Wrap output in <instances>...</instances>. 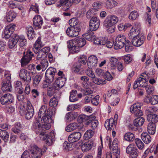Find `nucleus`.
Wrapping results in <instances>:
<instances>
[{
  "instance_id": "f257e3e1",
  "label": "nucleus",
  "mask_w": 158,
  "mask_h": 158,
  "mask_svg": "<svg viewBox=\"0 0 158 158\" xmlns=\"http://www.w3.org/2000/svg\"><path fill=\"white\" fill-rule=\"evenodd\" d=\"M30 153L27 151H25L22 154L21 158H31L30 153L32 158H40L42 153L41 149L36 145H33L29 148Z\"/></svg>"
},
{
  "instance_id": "f03ea898",
  "label": "nucleus",
  "mask_w": 158,
  "mask_h": 158,
  "mask_svg": "<svg viewBox=\"0 0 158 158\" xmlns=\"http://www.w3.org/2000/svg\"><path fill=\"white\" fill-rule=\"evenodd\" d=\"M47 106L45 105L42 106L38 113V118L40 122L43 121L44 122L49 123L52 122V119L50 115L49 114L47 110Z\"/></svg>"
},
{
  "instance_id": "7ed1b4c3",
  "label": "nucleus",
  "mask_w": 158,
  "mask_h": 158,
  "mask_svg": "<svg viewBox=\"0 0 158 158\" xmlns=\"http://www.w3.org/2000/svg\"><path fill=\"white\" fill-rule=\"evenodd\" d=\"M126 37L123 34L118 35L114 42V48L118 50L122 48L126 43Z\"/></svg>"
},
{
  "instance_id": "20e7f679",
  "label": "nucleus",
  "mask_w": 158,
  "mask_h": 158,
  "mask_svg": "<svg viewBox=\"0 0 158 158\" xmlns=\"http://www.w3.org/2000/svg\"><path fill=\"white\" fill-rule=\"evenodd\" d=\"M24 56L21 60V66L25 67L31 60L32 57H34V54L30 50H28L26 52L23 53Z\"/></svg>"
},
{
  "instance_id": "39448f33",
  "label": "nucleus",
  "mask_w": 158,
  "mask_h": 158,
  "mask_svg": "<svg viewBox=\"0 0 158 158\" xmlns=\"http://www.w3.org/2000/svg\"><path fill=\"white\" fill-rule=\"evenodd\" d=\"M40 137L42 140L45 141V144L47 146L50 145L54 141L55 136L54 133H51L50 135H46L44 132L40 133Z\"/></svg>"
},
{
  "instance_id": "423d86ee",
  "label": "nucleus",
  "mask_w": 158,
  "mask_h": 158,
  "mask_svg": "<svg viewBox=\"0 0 158 158\" xmlns=\"http://www.w3.org/2000/svg\"><path fill=\"white\" fill-rule=\"evenodd\" d=\"M141 104L139 103H135L131 106L130 110L132 113H134L135 115L140 117L143 114L142 110H141Z\"/></svg>"
},
{
  "instance_id": "0eeeda50",
  "label": "nucleus",
  "mask_w": 158,
  "mask_h": 158,
  "mask_svg": "<svg viewBox=\"0 0 158 158\" xmlns=\"http://www.w3.org/2000/svg\"><path fill=\"white\" fill-rule=\"evenodd\" d=\"M13 100V96L10 93H7L2 96L0 98V102L2 105L8 106L12 103Z\"/></svg>"
},
{
  "instance_id": "6e6552de",
  "label": "nucleus",
  "mask_w": 158,
  "mask_h": 158,
  "mask_svg": "<svg viewBox=\"0 0 158 158\" xmlns=\"http://www.w3.org/2000/svg\"><path fill=\"white\" fill-rule=\"evenodd\" d=\"M81 31L80 27H69L66 30L67 35L69 37H73L79 35V32Z\"/></svg>"
},
{
  "instance_id": "1a4fd4ad",
  "label": "nucleus",
  "mask_w": 158,
  "mask_h": 158,
  "mask_svg": "<svg viewBox=\"0 0 158 158\" xmlns=\"http://www.w3.org/2000/svg\"><path fill=\"white\" fill-rule=\"evenodd\" d=\"M100 22V20L97 17L90 19L89 22L90 29L93 31L97 30L99 27Z\"/></svg>"
},
{
  "instance_id": "9d476101",
  "label": "nucleus",
  "mask_w": 158,
  "mask_h": 158,
  "mask_svg": "<svg viewBox=\"0 0 158 158\" xmlns=\"http://www.w3.org/2000/svg\"><path fill=\"white\" fill-rule=\"evenodd\" d=\"M19 77L24 81L29 82L31 81V78L30 73L25 69H22L20 70Z\"/></svg>"
},
{
  "instance_id": "9b49d317",
  "label": "nucleus",
  "mask_w": 158,
  "mask_h": 158,
  "mask_svg": "<svg viewBox=\"0 0 158 158\" xmlns=\"http://www.w3.org/2000/svg\"><path fill=\"white\" fill-rule=\"evenodd\" d=\"M34 26L35 28L40 29L43 23V19L39 15H36L33 19Z\"/></svg>"
},
{
  "instance_id": "f8f14e48",
  "label": "nucleus",
  "mask_w": 158,
  "mask_h": 158,
  "mask_svg": "<svg viewBox=\"0 0 158 158\" xmlns=\"http://www.w3.org/2000/svg\"><path fill=\"white\" fill-rule=\"evenodd\" d=\"M144 39V37L143 35H140L132 39L131 41L134 46L139 47L143 43Z\"/></svg>"
},
{
  "instance_id": "ddd939ff",
  "label": "nucleus",
  "mask_w": 158,
  "mask_h": 158,
  "mask_svg": "<svg viewBox=\"0 0 158 158\" xmlns=\"http://www.w3.org/2000/svg\"><path fill=\"white\" fill-rule=\"evenodd\" d=\"M81 136V134L79 132H73L69 135L68 140L71 143L75 142L80 139Z\"/></svg>"
},
{
  "instance_id": "4468645a",
  "label": "nucleus",
  "mask_w": 158,
  "mask_h": 158,
  "mask_svg": "<svg viewBox=\"0 0 158 158\" xmlns=\"http://www.w3.org/2000/svg\"><path fill=\"white\" fill-rule=\"evenodd\" d=\"M90 119L89 116L82 114L78 117L77 120L79 123H83L85 126H89V122L90 121Z\"/></svg>"
},
{
  "instance_id": "2eb2a0df",
  "label": "nucleus",
  "mask_w": 158,
  "mask_h": 158,
  "mask_svg": "<svg viewBox=\"0 0 158 158\" xmlns=\"http://www.w3.org/2000/svg\"><path fill=\"white\" fill-rule=\"evenodd\" d=\"M118 21V19L117 17L115 15H110L108 16L104 21V23H107L108 24L114 25L116 24ZM108 25L107 24V25Z\"/></svg>"
},
{
  "instance_id": "dca6fc26",
  "label": "nucleus",
  "mask_w": 158,
  "mask_h": 158,
  "mask_svg": "<svg viewBox=\"0 0 158 158\" xmlns=\"http://www.w3.org/2000/svg\"><path fill=\"white\" fill-rule=\"evenodd\" d=\"M98 62V59L96 56L94 55L90 56L87 60V65L89 68L96 66Z\"/></svg>"
},
{
  "instance_id": "f3484780",
  "label": "nucleus",
  "mask_w": 158,
  "mask_h": 158,
  "mask_svg": "<svg viewBox=\"0 0 158 158\" xmlns=\"http://www.w3.org/2000/svg\"><path fill=\"white\" fill-rule=\"evenodd\" d=\"M144 102L147 103H151L152 105H155L158 102V97L157 96H153L152 97L147 96L144 99Z\"/></svg>"
},
{
  "instance_id": "a211bd4d",
  "label": "nucleus",
  "mask_w": 158,
  "mask_h": 158,
  "mask_svg": "<svg viewBox=\"0 0 158 158\" xmlns=\"http://www.w3.org/2000/svg\"><path fill=\"white\" fill-rule=\"evenodd\" d=\"M12 89L11 84L9 81H3L2 82V89L3 92L10 91Z\"/></svg>"
},
{
  "instance_id": "6ab92c4d",
  "label": "nucleus",
  "mask_w": 158,
  "mask_h": 158,
  "mask_svg": "<svg viewBox=\"0 0 158 158\" xmlns=\"http://www.w3.org/2000/svg\"><path fill=\"white\" fill-rule=\"evenodd\" d=\"M77 116V114L73 112L67 113L65 115V119L67 122H70L75 119Z\"/></svg>"
},
{
  "instance_id": "aec40b11",
  "label": "nucleus",
  "mask_w": 158,
  "mask_h": 158,
  "mask_svg": "<svg viewBox=\"0 0 158 158\" xmlns=\"http://www.w3.org/2000/svg\"><path fill=\"white\" fill-rule=\"evenodd\" d=\"M92 31L90 29L88 30L87 31L86 33L83 35V37L89 41H92L94 40L95 36L94 35V32Z\"/></svg>"
},
{
  "instance_id": "412c9836",
  "label": "nucleus",
  "mask_w": 158,
  "mask_h": 158,
  "mask_svg": "<svg viewBox=\"0 0 158 158\" xmlns=\"http://www.w3.org/2000/svg\"><path fill=\"white\" fill-rule=\"evenodd\" d=\"M16 16V14L13 10H10L6 13V18L7 21L11 22L15 19Z\"/></svg>"
},
{
  "instance_id": "4be33fe9",
  "label": "nucleus",
  "mask_w": 158,
  "mask_h": 158,
  "mask_svg": "<svg viewBox=\"0 0 158 158\" xmlns=\"http://www.w3.org/2000/svg\"><path fill=\"white\" fill-rule=\"evenodd\" d=\"M94 142L91 140H89L83 144L81 146L82 151H87L90 150L93 145Z\"/></svg>"
},
{
  "instance_id": "5701e85b",
  "label": "nucleus",
  "mask_w": 158,
  "mask_h": 158,
  "mask_svg": "<svg viewBox=\"0 0 158 158\" xmlns=\"http://www.w3.org/2000/svg\"><path fill=\"white\" fill-rule=\"evenodd\" d=\"M34 113V109L33 107L31 106H28L25 114L26 118L27 119H31L33 116Z\"/></svg>"
},
{
  "instance_id": "b1692460",
  "label": "nucleus",
  "mask_w": 158,
  "mask_h": 158,
  "mask_svg": "<svg viewBox=\"0 0 158 158\" xmlns=\"http://www.w3.org/2000/svg\"><path fill=\"white\" fill-rule=\"evenodd\" d=\"M140 33L139 29H134L132 28L130 30V33L129 34V39H132L135 37H137L138 36H139Z\"/></svg>"
},
{
  "instance_id": "393cba45",
  "label": "nucleus",
  "mask_w": 158,
  "mask_h": 158,
  "mask_svg": "<svg viewBox=\"0 0 158 158\" xmlns=\"http://www.w3.org/2000/svg\"><path fill=\"white\" fill-rule=\"evenodd\" d=\"M0 137L6 142L9 141V133L6 130L0 129Z\"/></svg>"
},
{
  "instance_id": "a878e982",
  "label": "nucleus",
  "mask_w": 158,
  "mask_h": 158,
  "mask_svg": "<svg viewBox=\"0 0 158 158\" xmlns=\"http://www.w3.org/2000/svg\"><path fill=\"white\" fill-rule=\"evenodd\" d=\"M158 110L157 107L155 106H151L147 108L145 110V113L147 116L149 115H152L153 114H156Z\"/></svg>"
},
{
  "instance_id": "bb28decb",
  "label": "nucleus",
  "mask_w": 158,
  "mask_h": 158,
  "mask_svg": "<svg viewBox=\"0 0 158 158\" xmlns=\"http://www.w3.org/2000/svg\"><path fill=\"white\" fill-rule=\"evenodd\" d=\"M141 137L142 140L146 144L149 143L151 141V137L147 133H143L141 135Z\"/></svg>"
},
{
  "instance_id": "cd10ccee",
  "label": "nucleus",
  "mask_w": 158,
  "mask_h": 158,
  "mask_svg": "<svg viewBox=\"0 0 158 158\" xmlns=\"http://www.w3.org/2000/svg\"><path fill=\"white\" fill-rule=\"evenodd\" d=\"M156 126L154 123H149L148 125L147 131L148 133L151 135H154L156 132Z\"/></svg>"
},
{
  "instance_id": "c85d7f7f",
  "label": "nucleus",
  "mask_w": 158,
  "mask_h": 158,
  "mask_svg": "<svg viewBox=\"0 0 158 158\" xmlns=\"http://www.w3.org/2000/svg\"><path fill=\"white\" fill-rule=\"evenodd\" d=\"M147 119L150 123H155L158 121V115L156 114L149 115L147 116Z\"/></svg>"
},
{
  "instance_id": "c756f323",
  "label": "nucleus",
  "mask_w": 158,
  "mask_h": 158,
  "mask_svg": "<svg viewBox=\"0 0 158 158\" xmlns=\"http://www.w3.org/2000/svg\"><path fill=\"white\" fill-rule=\"evenodd\" d=\"M27 29L28 38L31 40L35 37V36L33 29L32 27L28 26L27 27Z\"/></svg>"
},
{
  "instance_id": "7c9ffc66",
  "label": "nucleus",
  "mask_w": 158,
  "mask_h": 158,
  "mask_svg": "<svg viewBox=\"0 0 158 158\" xmlns=\"http://www.w3.org/2000/svg\"><path fill=\"white\" fill-rule=\"evenodd\" d=\"M14 86L15 90L18 93H21L23 92V89L22 87V85L21 82L20 81H18L15 83Z\"/></svg>"
},
{
  "instance_id": "2f4dec72",
  "label": "nucleus",
  "mask_w": 158,
  "mask_h": 158,
  "mask_svg": "<svg viewBox=\"0 0 158 158\" xmlns=\"http://www.w3.org/2000/svg\"><path fill=\"white\" fill-rule=\"evenodd\" d=\"M114 122V120L112 118H110L109 120H107L105 123V126L106 129L108 130H111Z\"/></svg>"
},
{
  "instance_id": "473e14b6",
  "label": "nucleus",
  "mask_w": 158,
  "mask_h": 158,
  "mask_svg": "<svg viewBox=\"0 0 158 158\" xmlns=\"http://www.w3.org/2000/svg\"><path fill=\"white\" fill-rule=\"evenodd\" d=\"M77 91L76 90H72L70 92L69 96V101L72 102L77 101L78 100V98L77 95Z\"/></svg>"
},
{
  "instance_id": "72a5a7b5",
  "label": "nucleus",
  "mask_w": 158,
  "mask_h": 158,
  "mask_svg": "<svg viewBox=\"0 0 158 158\" xmlns=\"http://www.w3.org/2000/svg\"><path fill=\"white\" fill-rule=\"evenodd\" d=\"M145 121L144 118L142 117H139L135 118L134 121V124L136 127L140 126L143 124Z\"/></svg>"
},
{
  "instance_id": "f704fd0d",
  "label": "nucleus",
  "mask_w": 158,
  "mask_h": 158,
  "mask_svg": "<svg viewBox=\"0 0 158 158\" xmlns=\"http://www.w3.org/2000/svg\"><path fill=\"white\" fill-rule=\"evenodd\" d=\"M81 64H74L73 65L71 68V70L73 72H75L78 74H81V71L80 72L81 70Z\"/></svg>"
},
{
  "instance_id": "c9c22d12",
  "label": "nucleus",
  "mask_w": 158,
  "mask_h": 158,
  "mask_svg": "<svg viewBox=\"0 0 158 158\" xmlns=\"http://www.w3.org/2000/svg\"><path fill=\"white\" fill-rule=\"evenodd\" d=\"M137 81L139 84V86L145 87L147 86V81L148 80L146 78H144L139 77L137 79Z\"/></svg>"
},
{
  "instance_id": "e433bc0d",
  "label": "nucleus",
  "mask_w": 158,
  "mask_h": 158,
  "mask_svg": "<svg viewBox=\"0 0 158 158\" xmlns=\"http://www.w3.org/2000/svg\"><path fill=\"white\" fill-rule=\"evenodd\" d=\"M55 81L57 83H58L57 85L58 84V85H59V86L61 88L65 84L66 79L63 77H60L57 78Z\"/></svg>"
},
{
  "instance_id": "4c0bfd02",
  "label": "nucleus",
  "mask_w": 158,
  "mask_h": 158,
  "mask_svg": "<svg viewBox=\"0 0 158 158\" xmlns=\"http://www.w3.org/2000/svg\"><path fill=\"white\" fill-rule=\"evenodd\" d=\"M77 127V124L73 123L69 125L66 127L65 130L67 132H70L76 129Z\"/></svg>"
},
{
  "instance_id": "58836bf2",
  "label": "nucleus",
  "mask_w": 158,
  "mask_h": 158,
  "mask_svg": "<svg viewBox=\"0 0 158 158\" xmlns=\"http://www.w3.org/2000/svg\"><path fill=\"white\" fill-rule=\"evenodd\" d=\"M94 132L91 130H87L84 134V139L86 140L91 138L93 136Z\"/></svg>"
},
{
  "instance_id": "ea45409f",
  "label": "nucleus",
  "mask_w": 158,
  "mask_h": 158,
  "mask_svg": "<svg viewBox=\"0 0 158 158\" xmlns=\"http://www.w3.org/2000/svg\"><path fill=\"white\" fill-rule=\"evenodd\" d=\"M98 124V123L97 120H93L91 118L90 121L89 122V126L93 130H95L97 128Z\"/></svg>"
},
{
  "instance_id": "a19ab883",
  "label": "nucleus",
  "mask_w": 158,
  "mask_h": 158,
  "mask_svg": "<svg viewBox=\"0 0 158 158\" xmlns=\"http://www.w3.org/2000/svg\"><path fill=\"white\" fill-rule=\"evenodd\" d=\"M75 40H76V42H77V45L79 48L83 47L86 44V41L83 38H81L79 39H77Z\"/></svg>"
},
{
  "instance_id": "79ce46f5",
  "label": "nucleus",
  "mask_w": 158,
  "mask_h": 158,
  "mask_svg": "<svg viewBox=\"0 0 158 158\" xmlns=\"http://www.w3.org/2000/svg\"><path fill=\"white\" fill-rule=\"evenodd\" d=\"M125 139L128 141H132L135 139V136L131 132L126 133L124 136Z\"/></svg>"
},
{
  "instance_id": "37998d69",
  "label": "nucleus",
  "mask_w": 158,
  "mask_h": 158,
  "mask_svg": "<svg viewBox=\"0 0 158 158\" xmlns=\"http://www.w3.org/2000/svg\"><path fill=\"white\" fill-rule=\"evenodd\" d=\"M135 144L139 149L141 150L143 148L144 145L140 139L136 138L135 140Z\"/></svg>"
},
{
  "instance_id": "c03bdc74",
  "label": "nucleus",
  "mask_w": 158,
  "mask_h": 158,
  "mask_svg": "<svg viewBox=\"0 0 158 158\" xmlns=\"http://www.w3.org/2000/svg\"><path fill=\"white\" fill-rule=\"evenodd\" d=\"M107 23H104V26L106 29L107 31L110 33H112L114 31L115 27L114 25H110L108 24Z\"/></svg>"
},
{
  "instance_id": "a18cd8bd",
  "label": "nucleus",
  "mask_w": 158,
  "mask_h": 158,
  "mask_svg": "<svg viewBox=\"0 0 158 158\" xmlns=\"http://www.w3.org/2000/svg\"><path fill=\"white\" fill-rule=\"evenodd\" d=\"M78 23V20L77 19L75 18H73L70 19L69 21V23L70 27H79L76 26Z\"/></svg>"
},
{
  "instance_id": "49530a36",
  "label": "nucleus",
  "mask_w": 158,
  "mask_h": 158,
  "mask_svg": "<svg viewBox=\"0 0 158 158\" xmlns=\"http://www.w3.org/2000/svg\"><path fill=\"white\" fill-rule=\"evenodd\" d=\"M93 82L95 84L97 85L104 84L106 83V81L103 79H99L98 78L95 77L92 78Z\"/></svg>"
},
{
  "instance_id": "de8ad7c7",
  "label": "nucleus",
  "mask_w": 158,
  "mask_h": 158,
  "mask_svg": "<svg viewBox=\"0 0 158 158\" xmlns=\"http://www.w3.org/2000/svg\"><path fill=\"white\" fill-rule=\"evenodd\" d=\"M139 16L137 12L134 10L131 12L129 16V19L132 21L135 20Z\"/></svg>"
},
{
  "instance_id": "09e8293b",
  "label": "nucleus",
  "mask_w": 158,
  "mask_h": 158,
  "mask_svg": "<svg viewBox=\"0 0 158 158\" xmlns=\"http://www.w3.org/2000/svg\"><path fill=\"white\" fill-rule=\"evenodd\" d=\"M42 124L43 123H41V122L38 121V118L37 119L34 123L33 125V127L34 129H38V130L41 129Z\"/></svg>"
},
{
  "instance_id": "8fccbe9b",
  "label": "nucleus",
  "mask_w": 158,
  "mask_h": 158,
  "mask_svg": "<svg viewBox=\"0 0 158 158\" xmlns=\"http://www.w3.org/2000/svg\"><path fill=\"white\" fill-rule=\"evenodd\" d=\"M94 10L93 9L92 10H89L87 12L86 17L87 19H91L96 17L94 16L96 13H94Z\"/></svg>"
},
{
  "instance_id": "3c124183",
  "label": "nucleus",
  "mask_w": 158,
  "mask_h": 158,
  "mask_svg": "<svg viewBox=\"0 0 158 158\" xmlns=\"http://www.w3.org/2000/svg\"><path fill=\"white\" fill-rule=\"evenodd\" d=\"M73 144L68 143L67 141H65L63 143V149L66 150H71L72 149Z\"/></svg>"
},
{
  "instance_id": "603ef678",
  "label": "nucleus",
  "mask_w": 158,
  "mask_h": 158,
  "mask_svg": "<svg viewBox=\"0 0 158 158\" xmlns=\"http://www.w3.org/2000/svg\"><path fill=\"white\" fill-rule=\"evenodd\" d=\"M49 105L52 107H56L58 105V102L57 99L55 97L51 99L49 102Z\"/></svg>"
},
{
  "instance_id": "864d4df0",
  "label": "nucleus",
  "mask_w": 158,
  "mask_h": 158,
  "mask_svg": "<svg viewBox=\"0 0 158 158\" xmlns=\"http://www.w3.org/2000/svg\"><path fill=\"white\" fill-rule=\"evenodd\" d=\"M48 87L47 95L49 97H51L55 93V91L51 88L50 86H48L47 84H45L44 85V87Z\"/></svg>"
},
{
  "instance_id": "5fc2aeb1",
  "label": "nucleus",
  "mask_w": 158,
  "mask_h": 158,
  "mask_svg": "<svg viewBox=\"0 0 158 158\" xmlns=\"http://www.w3.org/2000/svg\"><path fill=\"white\" fill-rule=\"evenodd\" d=\"M41 79V77L40 75H37L33 79V85L34 86L37 85Z\"/></svg>"
},
{
  "instance_id": "6e6d98bb",
  "label": "nucleus",
  "mask_w": 158,
  "mask_h": 158,
  "mask_svg": "<svg viewBox=\"0 0 158 158\" xmlns=\"http://www.w3.org/2000/svg\"><path fill=\"white\" fill-rule=\"evenodd\" d=\"M48 74H45V77L46 78V83L48 82V83H50L53 81L54 76V75H50L49 73H50L49 72H48Z\"/></svg>"
},
{
  "instance_id": "4d7b16f0",
  "label": "nucleus",
  "mask_w": 158,
  "mask_h": 158,
  "mask_svg": "<svg viewBox=\"0 0 158 158\" xmlns=\"http://www.w3.org/2000/svg\"><path fill=\"white\" fill-rule=\"evenodd\" d=\"M40 64L42 69V71H44L48 65V62L47 60H42L41 61Z\"/></svg>"
},
{
  "instance_id": "13d9d810",
  "label": "nucleus",
  "mask_w": 158,
  "mask_h": 158,
  "mask_svg": "<svg viewBox=\"0 0 158 158\" xmlns=\"http://www.w3.org/2000/svg\"><path fill=\"white\" fill-rule=\"evenodd\" d=\"M46 57V55L43 53L42 51H40L38 53L36 59L38 60H44V59Z\"/></svg>"
},
{
  "instance_id": "bf43d9fd",
  "label": "nucleus",
  "mask_w": 158,
  "mask_h": 158,
  "mask_svg": "<svg viewBox=\"0 0 158 158\" xmlns=\"http://www.w3.org/2000/svg\"><path fill=\"white\" fill-rule=\"evenodd\" d=\"M139 152L137 148H135L129 154L131 158H136L138 156Z\"/></svg>"
},
{
  "instance_id": "052dcab7",
  "label": "nucleus",
  "mask_w": 158,
  "mask_h": 158,
  "mask_svg": "<svg viewBox=\"0 0 158 158\" xmlns=\"http://www.w3.org/2000/svg\"><path fill=\"white\" fill-rule=\"evenodd\" d=\"M76 43V40H75L68 41L67 42L68 48L72 49L73 46L77 45Z\"/></svg>"
},
{
  "instance_id": "680f3d73",
  "label": "nucleus",
  "mask_w": 158,
  "mask_h": 158,
  "mask_svg": "<svg viewBox=\"0 0 158 158\" xmlns=\"http://www.w3.org/2000/svg\"><path fill=\"white\" fill-rule=\"evenodd\" d=\"M130 42L128 40H127L126 43L125 44V50L127 52H129L131 51L132 49V46H131L130 44H131Z\"/></svg>"
},
{
  "instance_id": "e2e57ef3",
  "label": "nucleus",
  "mask_w": 158,
  "mask_h": 158,
  "mask_svg": "<svg viewBox=\"0 0 158 158\" xmlns=\"http://www.w3.org/2000/svg\"><path fill=\"white\" fill-rule=\"evenodd\" d=\"M16 27V25L15 24L11 23L7 25L5 28V29L8 30L10 31L13 32L15 30V27Z\"/></svg>"
},
{
  "instance_id": "0e129e2a",
  "label": "nucleus",
  "mask_w": 158,
  "mask_h": 158,
  "mask_svg": "<svg viewBox=\"0 0 158 158\" xmlns=\"http://www.w3.org/2000/svg\"><path fill=\"white\" fill-rule=\"evenodd\" d=\"M13 33V32H12L5 29L3 32V35L5 38L8 39L10 37Z\"/></svg>"
},
{
  "instance_id": "69168bd1",
  "label": "nucleus",
  "mask_w": 158,
  "mask_h": 158,
  "mask_svg": "<svg viewBox=\"0 0 158 158\" xmlns=\"http://www.w3.org/2000/svg\"><path fill=\"white\" fill-rule=\"evenodd\" d=\"M41 123H43L42 125L41 128H44L46 130H48L51 127V125L50 123L52 122L49 123H46L45 122H44L43 121H40Z\"/></svg>"
},
{
  "instance_id": "338daca9",
  "label": "nucleus",
  "mask_w": 158,
  "mask_h": 158,
  "mask_svg": "<svg viewBox=\"0 0 158 158\" xmlns=\"http://www.w3.org/2000/svg\"><path fill=\"white\" fill-rule=\"evenodd\" d=\"M135 148V146L134 144H129L126 149V152L129 154Z\"/></svg>"
},
{
  "instance_id": "774afa93",
  "label": "nucleus",
  "mask_w": 158,
  "mask_h": 158,
  "mask_svg": "<svg viewBox=\"0 0 158 158\" xmlns=\"http://www.w3.org/2000/svg\"><path fill=\"white\" fill-rule=\"evenodd\" d=\"M19 45L21 47H23L26 44V41L23 37H21L19 41Z\"/></svg>"
}]
</instances>
